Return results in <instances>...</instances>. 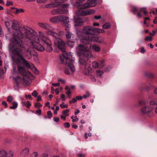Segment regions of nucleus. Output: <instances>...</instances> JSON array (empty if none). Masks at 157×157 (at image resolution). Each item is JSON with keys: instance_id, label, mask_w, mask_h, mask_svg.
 <instances>
[{"instance_id": "nucleus-1", "label": "nucleus", "mask_w": 157, "mask_h": 157, "mask_svg": "<svg viewBox=\"0 0 157 157\" xmlns=\"http://www.w3.org/2000/svg\"><path fill=\"white\" fill-rule=\"evenodd\" d=\"M19 33H14L11 41L8 46V48L12 55L13 60L16 58L17 62L20 63L22 61L26 67L30 68V64L24 57V55L25 52H29L31 55L37 56V54L36 52L33 53L34 50H29V48L26 49L21 39L24 37L29 40H33V36H37V33L34 30L30 28L27 27L22 29L21 30H18Z\"/></svg>"}, {"instance_id": "nucleus-2", "label": "nucleus", "mask_w": 157, "mask_h": 157, "mask_svg": "<svg viewBox=\"0 0 157 157\" xmlns=\"http://www.w3.org/2000/svg\"><path fill=\"white\" fill-rule=\"evenodd\" d=\"M94 27L90 26H84L82 31L76 32L77 35L81 37L82 42L85 44H89L90 40L93 36Z\"/></svg>"}, {"instance_id": "nucleus-3", "label": "nucleus", "mask_w": 157, "mask_h": 157, "mask_svg": "<svg viewBox=\"0 0 157 157\" xmlns=\"http://www.w3.org/2000/svg\"><path fill=\"white\" fill-rule=\"evenodd\" d=\"M60 59L61 62L65 64L66 66L68 67L70 70L72 72L75 71V69L73 63L74 60L72 59H70L68 57V55L67 53L63 54L60 55Z\"/></svg>"}, {"instance_id": "nucleus-4", "label": "nucleus", "mask_w": 157, "mask_h": 157, "mask_svg": "<svg viewBox=\"0 0 157 157\" xmlns=\"http://www.w3.org/2000/svg\"><path fill=\"white\" fill-rule=\"evenodd\" d=\"M61 32H59L58 33L54 32L52 31H49L48 34L52 36L55 38L54 40V43L55 44L59 47L64 45L65 44L64 42L60 38H58L61 35Z\"/></svg>"}, {"instance_id": "nucleus-5", "label": "nucleus", "mask_w": 157, "mask_h": 157, "mask_svg": "<svg viewBox=\"0 0 157 157\" xmlns=\"http://www.w3.org/2000/svg\"><path fill=\"white\" fill-rule=\"evenodd\" d=\"M92 56H80L79 59V63L80 65L86 66L88 63V62H90V59Z\"/></svg>"}, {"instance_id": "nucleus-6", "label": "nucleus", "mask_w": 157, "mask_h": 157, "mask_svg": "<svg viewBox=\"0 0 157 157\" xmlns=\"http://www.w3.org/2000/svg\"><path fill=\"white\" fill-rule=\"evenodd\" d=\"M78 49L81 54L80 56H92L91 53L89 50V49L83 45H79L78 46Z\"/></svg>"}, {"instance_id": "nucleus-7", "label": "nucleus", "mask_w": 157, "mask_h": 157, "mask_svg": "<svg viewBox=\"0 0 157 157\" xmlns=\"http://www.w3.org/2000/svg\"><path fill=\"white\" fill-rule=\"evenodd\" d=\"M96 3L95 0H88L86 2L81 5L80 8L81 9L85 8L95 6Z\"/></svg>"}, {"instance_id": "nucleus-8", "label": "nucleus", "mask_w": 157, "mask_h": 157, "mask_svg": "<svg viewBox=\"0 0 157 157\" xmlns=\"http://www.w3.org/2000/svg\"><path fill=\"white\" fill-rule=\"evenodd\" d=\"M13 78L14 80L13 82L14 88L15 90H18L19 88V84L23 82V78H22L19 76L13 77Z\"/></svg>"}, {"instance_id": "nucleus-9", "label": "nucleus", "mask_w": 157, "mask_h": 157, "mask_svg": "<svg viewBox=\"0 0 157 157\" xmlns=\"http://www.w3.org/2000/svg\"><path fill=\"white\" fill-rule=\"evenodd\" d=\"M65 2V0H55L54 2L51 3L46 5V7L48 8H52L58 6Z\"/></svg>"}, {"instance_id": "nucleus-10", "label": "nucleus", "mask_w": 157, "mask_h": 157, "mask_svg": "<svg viewBox=\"0 0 157 157\" xmlns=\"http://www.w3.org/2000/svg\"><path fill=\"white\" fill-rule=\"evenodd\" d=\"M51 13L53 15H57L59 14H63L67 13V10L63 8H58L52 10Z\"/></svg>"}, {"instance_id": "nucleus-11", "label": "nucleus", "mask_w": 157, "mask_h": 157, "mask_svg": "<svg viewBox=\"0 0 157 157\" xmlns=\"http://www.w3.org/2000/svg\"><path fill=\"white\" fill-rule=\"evenodd\" d=\"M153 109V108L150 105L144 107L141 110V112L144 114H147L150 113Z\"/></svg>"}, {"instance_id": "nucleus-12", "label": "nucleus", "mask_w": 157, "mask_h": 157, "mask_svg": "<svg viewBox=\"0 0 157 157\" xmlns=\"http://www.w3.org/2000/svg\"><path fill=\"white\" fill-rule=\"evenodd\" d=\"M90 41H94L99 43H103L104 42V39L101 36H94L91 37Z\"/></svg>"}, {"instance_id": "nucleus-13", "label": "nucleus", "mask_w": 157, "mask_h": 157, "mask_svg": "<svg viewBox=\"0 0 157 157\" xmlns=\"http://www.w3.org/2000/svg\"><path fill=\"white\" fill-rule=\"evenodd\" d=\"M11 27L15 31V32H15L14 33H20V32H18V30H21L22 29L21 28L18 29V23L16 21H13Z\"/></svg>"}, {"instance_id": "nucleus-14", "label": "nucleus", "mask_w": 157, "mask_h": 157, "mask_svg": "<svg viewBox=\"0 0 157 157\" xmlns=\"http://www.w3.org/2000/svg\"><path fill=\"white\" fill-rule=\"evenodd\" d=\"M38 25L43 29L46 30H50L52 29V27L49 24L42 22L38 23Z\"/></svg>"}, {"instance_id": "nucleus-15", "label": "nucleus", "mask_w": 157, "mask_h": 157, "mask_svg": "<svg viewBox=\"0 0 157 157\" xmlns=\"http://www.w3.org/2000/svg\"><path fill=\"white\" fill-rule=\"evenodd\" d=\"M39 37L44 42H46L47 43L50 42V40L44 36V33L43 32H39Z\"/></svg>"}, {"instance_id": "nucleus-16", "label": "nucleus", "mask_w": 157, "mask_h": 157, "mask_svg": "<svg viewBox=\"0 0 157 157\" xmlns=\"http://www.w3.org/2000/svg\"><path fill=\"white\" fill-rule=\"evenodd\" d=\"M18 71L22 76H25L27 75V72L25 69L23 67L20 66L17 67Z\"/></svg>"}, {"instance_id": "nucleus-17", "label": "nucleus", "mask_w": 157, "mask_h": 157, "mask_svg": "<svg viewBox=\"0 0 157 157\" xmlns=\"http://www.w3.org/2000/svg\"><path fill=\"white\" fill-rule=\"evenodd\" d=\"M33 48L41 52H42L44 50V46L39 44H36L34 45Z\"/></svg>"}, {"instance_id": "nucleus-18", "label": "nucleus", "mask_w": 157, "mask_h": 157, "mask_svg": "<svg viewBox=\"0 0 157 157\" xmlns=\"http://www.w3.org/2000/svg\"><path fill=\"white\" fill-rule=\"evenodd\" d=\"M75 26H79L83 25L84 21L83 20L80 18H78L76 19L75 20Z\"/></svg>"}, {"instance_id": "nucleus-19", "label": "nucleus", "mask_w": 157, "mask_h": 157, "mask_svg": "<svg viewBox=\"0 0 157 157\" xmlns=\"http://www.w3.org/2000/svg\"><path fill=\"white\" fill-rule=\"evenodd\" d=\"M23 81L27 85H29L31 83V79L29 76L27 75L23 77Z\"/></svg>"}, {"instance_id": "nucleus-20", "label": "nucleus", "mask_w": 157, "mask_h": 157, "mask_svg": "<svg viewBox=\"0 0 157 157\" xmlns=\"http://www.w3.org/2000/svg\"><path fill=\"white\" fill-rule=\"evenodd\" d=\"M105 32V31L103 29L99 28H95L94 27L93 35L100 33H103Z\"/></svg>"}, {"instance_id": "nucleus-21", "label": "nucleus", "mask_w": 157, "mask_h": 157, "mask_svg": "<svg viewBox=\"0 0 157 157\" xmlns=\"http://www.w3.org/2000/svg\"><path fill=\"white\" fill-rule=\"evenodd\" d=\"M44 43L47 45V47L46 48V51L49 52H52L53 50V48L51 46L52 43L51 41L50 40V42L49 43H47L46 42H45Z\"/></svg>"}, {"instance_id": "nucleus-22", "label": "nucleus", "mask_w": 157, "mask_h": 157, "mask_svg": "<svg viewBox=\"0 0 157 157\" xmlns=\"http://www.w3.org/2000/svg\"><path fill=\"white\" fill-rule=\"evenodd\" d=\"M58 18L59 19V22H66L68 21V17H66L64 15L58 16Z\"/></svg>"}, {"instance_id": "nucleus-23", "label": "nucleus", "mask_w": 157, "mask_h": 157, "mask_svg": "<svg viewBox=\"0 0 157 157\" xmlns=\"http://www.w3.org/2000/svg\"><path fill=\"white\" fill-rule=\"evenodd\" d=\"M29 153V149L28 147H26L23 149L21 153V154L23 156H26L28 155Z\"/></svg>"}, {"instance_id": "nucleus-24", "label": "nucleus", "mask_w": 157, "mask_h": 157, "mask_svg": "<svg viewBox=\"0 0 157 157\" xmlns=\"http://www.w3.org/2000/svg\"><path fill=\"white\" fill-rule=\"evenodd\" d=\"M90 48L92 50L96 52H99L101 50L100 47L98 45L96 44L90 46Z\"/></svg>"}, {"instance_id": "nucleus-25", "label": "nucleus", "mask_w": 157, "mask_h": 157, "mask_svg": "<svg viewBox=\"0 0 157 157\" xmlns=\"http://www.w3.org/2000/svg\"><path fill=\"white\" fill-rule=\"evenodd\" d=\"M58 16L55 17L53 18H52L50 19V21L52 23H56L59 21V19L58 18Z\"/></svg>"}, {"instance_id": "nucleus-26", "label": "nucleus", "mask_w": 157, "mask_h": 157, "mask_svg": "<svg viewBox=\"0 0 157 157\" xmlns=\"http://www.w3.org/2000/svg\"><path fill=\"white\" fill-rule=\"evenodd\" d=\"M24 11V10L22 9H18L17 8L16 9L15 11H13V12L15 14H17L20 13H23Z\"/></svg>"}, {"instance_id": "nucleus-27", "label": "nucleus", "mask_w": 157, "mask_h": 157, "mask_svg": "<svg viewBox=\"0 0 157 157\" xmlns=\"http://www.w3.org/2000/svg\"><path fill=\"white\" fill-rule=\"evenodd\" d=\"M12 104L13 105V106H10L9 107L10 109H14L17 107L18 104L17 102L15 101H13L12 102Z\"/></svg>"}, {"instance_id": "nucleus-28", "label": "nucleus", "mask_w": 157, "mask_h": 157, "mask_svg": "<svg viewBox=\"0 0 157 157\" xmlns=\"http://www.w3.org/2000/svg\"><path fill=\"white\" fill-rule=\"evenodd\" d=\"M22 104L23 106H25L28 108H29L31 105V103L29 101L23 102H22Z\"/></svg>"}, {"instance_id": "nucleus-29", "label": "nucleus", "mask_w": 157, "mask_h": 157, "mask_svg": "<svg viewBox=\"0 0 157 157\" xmlns=\"http://www.w3.org/2000/svg\"><path fill=\"white\" fill-rule=\"evenodd\" d=\"M78 12L79 15L82 16H87L86 10H80L78 11Z\"/></svg>"}, {"instance_id": "nucleus-30", "label": "nucleus", "mask_w": 157, "mask_h": 157, "mask_svg": "<svg viewBox=\"0 0 157 157\" xmlns=\"http://www.w3.org/2000/svg\"><path fill=\"white\" fill-rule=\"evenodd\" d=\"M149 104L151 105H157V98L151 101Z\"/></svg>"}, {"instance_id": "nucleus-31", "label": "nucleus", "mask_w": 157, "mask_h": 157, "mask_svg": "<svg viewBox=\"0 0 157 157\" xmlns=\"http://www.w3.org/2000/svg\"><path fill=\"white\" fill-rule=\"evenodd\" d=\"M99 65V63L96 61H94L92 63V66L94 68L96 69L98 68Z\"/></svg>"}, {"instance_id": "nucleus-32", "label": "nucleus", "mask_w": 157, "mask_h": 157, "mask_svg": "<svg viewBox=\"0 0 157 157\" xmlns=\"http://www.w3.org/2000/svg\"><path fill=\"white\" fill-rule=\"evenodd\" d=\"M110 24L109 23H106L102 26L103 28L105 29H109L110 28Z\"/></svg>"}, {"instance_id": "nucleus-33", "label": "nucleus", "mask_w": 157, "mask_h": 157, "mask_svg": "<svg viewBox=\"0 0 157 157\" xmlns=\"http://www.w3.org/2000/svg\"><path fill=\"white\" fill-rule=\"evenodd\" d=\"M86 11L87 15L94 14L95 12V11L94 10L91 9L87 10H86Z\"/></svg>"}, {"instance_id": "nucleus-34", "label": "nucleus", "mask_w": 157, "mask_h": 157, "mask_svg": "<svg viewBox=\"0 0 157 157\" xmlns=\"http://www.w3.org/2000/svg\"><path fill=\"white\" fill-rule=\"evenodd\" d=\"M72 34L70 32L67 31L66 35L67 39L68 40L71 38V37Z\"/></svg>"}, {"instance_id": "nucleus-35", "label": "nucleus", "mask_w": 157, "mask_h": 157, "mask_svg": "<svg viewBox=\"0 0 157 157\" xmlns=\"http://www.w3.org/2000/svg\"><path fill=\"white\" fill-rule=\"evenodd\" d=\"M69 110L67 109L65 110H63L62 112V114L63 115H66L67 117L69 116V114L68 113L69 112Z\"/></svg>"}, {"instance_id": "nucleus-36", "label": "nucleus", "mask_w": 157, "mask_h": 157, "mask_svg": "<svg viewBox=\"0 0 157 157\" xmlns=\"http://www.w3.org/2000/svg\"><path fill=\"white\" fill-rule=\"evenodd\" d=\"M105 66V61L103 59L101 60L100 63V67L103 68Z\"/></svg>"}, {"instance_id": "nucleus-37", "label": "nucleus", "mask_w": 157, "mask_h": 157, "mask_svg": "<svg viewBox=\"0 0 157 157\" xmlns=\"http://www.w3.org/2000/svg\"><path fill=\"white\" fill-rule=\"evenodd\" d=\"M96 72L97 74V75L99 76L100 77H101L103 74V72L100 70H97Z\"/></svg>"}, {"instance_id": "nucleus-38", "label": "nucleus", "mask_w": 157, "mask_h": 157, "mask_svg": "<svg viewBox=\"0 0 157 157\" xmlns=\"http://www.w3.org/2000/svg\"><path fill=\"white\" fill-rule=\"evenodd\" d=\"M60 107L62 108L63 109L64 108H67L68 107V106L67 105L65 104V103L64 102H62L61 104L60 105Z\"/></svg>"}, {"instance_id": "nucleus-39", "label": "nucleus", "mask_w": 157, "mask_h": 157, "mask_svg": "<svg viewBox=\"0 0 157 157\" xmlns=\"http://www.w3.org/2000/svg\"><path fill=\"white\" fill-rule=\"evenodd\" d=\"M13 98L11 96H9L8 97L7 101L9 102H12V101L13 100Z\"/></svg>"}, {"instance_id": "nucleus-40", "label": "nucleus", "mask_w": 157, "mask_h": 157, "mask_svg": "<svg viewBox=\"0 0 157 157\" xmlns=\"http://www.w3.org/2000/svg\"><path fill=\"white\" fill-rule=\"evenodd\" d=\"M132 12L133 14H135L137 13V9L136 7H133L132 8Z\"/></svg>"}, {"instance_id": "nucleus-41", "label": "nucleus", "mask_w": 157, "mask_h": 157, "mask_svg": "<svg viewBox=\"0 0 157 157\" xmlns=\"http://www.w3.org/2000/svg\"><path fill=\"white\" fill-rule=\"evenodd\" d=\"M152 38L151 36H147L144 39V40L145 41H147L149 40L150 42L152 41Z\"/></svg>"}, {"instance_id": "nucleus-42", "label": "nucleus", "mask_w": 157, "mask_h": 157, "mask_svg": "<svg viewBox=\"0 0 157 157\" xmlns=\"http://www.w3.org/2000/svg\"><path fill=\"white\" fill-rule=\"evenodd\" d=\"M77 101V100L76 97L75 98H73L72 100H70L69 101L70 104L75 103Z\"/></svg>"}, {"instance_id": "nucleus-43", "label": "nucleus", "mask_w": 157, "mask_h": 157, "mask_svg": "<svg viewBox=\"0 0 157 157\" xmlns=\"http://www.w3.org/2000/svg\"><path fill=\"white\" fill-rule=\"evenodd\" d=\"M42 106V105L39 102L36 103L34 105V106L37 108L41 107Z\"/></svg>"}, {"instance_id": "nucleus-44", "label": "nucleus", "mask_w": 157, "mask_h": 157, "mask_svg": "<svg viewBox=\"0 0 157 157\" xmlns=\"http://www.w3.org/2000/svg\"><path fill=\"white\" fill-rule=\"evenodd\" d=\"M47 113L48 115V118H51L53 116V114L52 112L51 111H48Z\"/></svg>"}, {"instance_id": "nucleus-45", "label": "nucleus", "mask_w": 157, "mask_h": 157, "mask_svg": "<svg viewBox=\"0 0 157 157\" xmlns=\"http://www.w3.org/2000/svg\"><path fill=\"white\" fill-rule=\"evenodd\" d=\"M64 45L61 46L58 48L63 52H65L66 51V49L64 48Z\"/></svg>"}, {"instance_id": "nucleus-46", "label": "nucleus", "mask_w": 157, "mask_h": 157, "mask_svg": "<svg viewBox=\"0 0 157 157\" xmlns=\"http://www.w3.org/2000/svg\"><path fill=\"white\" fill-rule=\"evenodd\" d=\"M77 157H85L86 156L85 154H82L79 153L76 154Z\"/></svg>"}, {"instance_id": "nucleus-47", "label": "nucleus", "mask_w": 157, "mask_h": 157, "mask_svg": "<svg viewBox=\"0 0 157 157\" xmlns=\"http://www.w3.org/2000/svg\"><path fill=\"white\" fill-rule=\"evenodd\" d=\"M38 94V93L37 92L36 90H34L33 92L32 93V95L33 96H34L35 97H36Z\"/></svg>"}, {"instance_id": "nucleus-48", "label": "nucleus", "mask_w": 157, "mask_h": 157, "mask_svg": "<svg viewBox=\"0 0 157 157\" xmlns=\"http://www.w3.org/2000/svg\"><path fill=\"white\" fill-rule=\"evenodd\" d=\"M69 21H68L66 22H64L63 23V25L65 27L69 28V25L68 24V22Z\"/></svg>"}, {"instance_id": "nucleus-49", "label": "nucleus", "mask_w": 157, "mask_h": 157, "mask_svg": "<svg viewBox=\"0 0 157 157\" xmlns=\"http://www.w3.org/2000/svg\"><path fill=\"white\" fill-rule=\"evenodd\" d=\"M35 113L39 115H40L41 113V111L40 109H39L35 111Z\"/></svg>"}, {"instance_id": "nucleus-50", "label": "nucleus", "mask_w": 157, "mask_h": 157, "mask_svg": "<svg viewBox=\"0 0 157 157\" xmlns=\"http://www.w3.org/2000/svg\"><path fill=\"white\" fill-rule=\"evenodd\" d=\"M90 78L91 79V80L93 82H95L96 81V79L93 75H90Z\"/></svg>"}, {"instance_id": "nucleus-51", "label": "nucleus", "mask_w": 157, "mask_h": 157, "mask_svg": "<svg viewBox=\"0 0 157 157\" xmlns=\"http://www.w3.org/2000/svg\"><path fill=\"white\" fill-rule=\"evenodd\" d=\"M62 3H61V5H62V7L61 8H63L64 9H65L66 10L65 8L67 7L68 5L67 4H62Z\"/></svg>"}, {"instance_id": "nucleus-52", "label": "nucleus", "mask_w": 157, "mask_h": 157, "mask_svg": "<svg viewBox=\"0 0 157 157\" xmlns=\"http://www.w3.org/2000/svg\"><path fill=\"white\" fill-rule=\"evenodd\" d=\"M90 93L88 92H87L86 94H85L83 95V96L82 97L83 98H86L87 97H88L90 96Z\"/></svg>"}, {"instance_id": "nucleus-53", "label": "nucleus", "mask_w": 157, "mask_h": 157, "mask_svg": "<svg viewBox=\"0 0 157 157\" xmlns=\"http://www.w3.org/2000/svg\"><path fill=\"white\" fill-rule=\"evenodd\" d=\"M38 154L37 152L35 151L32 154V156L33 157H37L38 156Z\"/></svg>"}, {"instance_id": "nucleus-54", "label": "nucleus", "mask_w": 157, "mask_h": 157, "mask_svg": "<svg viewBox=\"0 0 157 157\" xmlns=\"http://www.w3.org/2000/svg\"><path fill=\"white\" fill-rule=\"evenodd\" d=\"M65 127L66 128H69L70 126V123L69 122H67L64 124Z\"/></svg>"}, {"instance_id": "nucleus-55", "label": "nucleus", "mask_w": 157, "mask_h": 157, "mask_svg": "<svg viewBox=\"0 0 157 157\" xmlns=\"http://www.w3.org/2000/svg\"><path fill=\"white\" fill-rule=\"evenodd\" d=\"M47 1V0H37V2L39 3H45Z\"/></svg>"}, {"instance_id": "nucleus-56", "label": "nucleus", "mask_w": 157, "mask_h": 157, "mask_svg": "<svg viewBox=\"0 0 157 157\" xmlns=\"http://www.w3.org/2000/svg\"><path fill=\"white\" fill-rule=\"evenodd\" d=\"M5 25L6 27L8 29H9V28L10 25V23L9 22H5Z\"/></svg>"}, {"instance_id": "nucleus-57", "label": "nucleus", "mask_w": 157, "mask_h": 157, "mask_svg": "<svg viewBox=\"0 0 157 157\" xmlns=\"http://www.w3.org/2000/svg\"><path fill=\"white\" fill-rule=\"evenodd\" d=\"M2 104L3 105L5 106V108H7L8 107V105L7 104V103L6 102V101H2Z\"/></svg>"}, {"instance_id": "nucleus-58", "label": "nucleus", "mask_w": 157, "mask_h": 157, "mask_svg": "<svg viewBox=\"0 0 157 157\" xmlns=\"http://www.w3.org/2000/svg\"><path fill=\"white\" fill-rule=\"evenodd\" d=\"M74 119L72 120V121L73 122H75L76 121H78V118H77V117L76 116H75L74 117Z\"/></svg>"}, {"instance_id": "nucleus-59", "label": "nucleus", "mask_w": 157, "mask_h": 157, "mask_svg": "<svg viewBox=\"0 0 157 157\" xmlns=\"http://www.w3.org/2000/svg\"><path fill=\"white\" fill-rule=\"evenodd\" d=\"M6 5L7 6H9L10 5L12 6L13 5V3L12 2H10L9 1H7V3H6Z\"/></svg>"}, {"instance_id": "nucleus-60", "label": "nucleus", "mask_w": 157, "mask_h": 157, "mask_svg": "<svg viewBox=\"0 0 157 157\" xmlns=\"http://www.w3.org/2000/svg\"><path fill=\"white\" fill-rule=\"evenodd\" d=\"M13 155L11 153H6V157H13Z\"/></svg>"}, {"instance_id": "nucleus-61", "label": "nucleus", "mask_w": 157, "mask_h": 157, "mask_svg": "<svg viewBox=\"0 0 157 157\" xmlns=\"http://www.w3.org/2000/svg\"><path fill=\"white\" fill-rule=\"evenodd\" d=\"M65 73L66 75H70V72L67 69H65Z\"/></svg>"}, {"instance_id": "nucleus-62", "label": "nucleus", "mask_w": 157, "mask_h": 157, "mask_svg": "<svg viewBox=\"0 0 157 157\" xmlns=\"http://www.w3.org/2000/svg\"><path fill=\"white\" fill-rule=\"evenodd\" d=\"M53 120L56 122H58L59 121V119L58 117H54Z\"/></svg>"}, {"instance_id": "nucleus-63", "label": "nucleus", "mask_w": 157, "mask_h": 157, "mask_svg": "<svg viewBox=\"0 0 157 157\" xmlns=\"http://www.w3.org/2000/svg\"><path fill=\"white\" fill-rule=\"evenodd\" d=\"M61 98L62 99L63 101H64L65 100L66 98L65 97V95L64 94H62L61 96Z\"/></svg>"}, {"instance_id": "nucleus-64", "label": "nucleus", "mask_w": 157, "mask_h": 157, "mask_svg": "<svg viewBox=\"0 0 157 157\" xmlns=\"http://www.w3.org/2000/svg\"><path fill=\"white\" fill-rule=\"evenodd\" d=\"M153 23L155 24H157V17H156L153 20Z\"/></svg>"}]
</instances>
